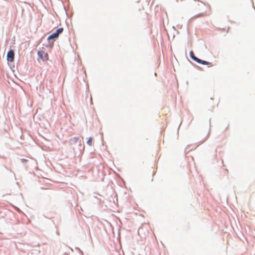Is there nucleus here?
<instances>
[{"label": "nucleus", "instance_id": "nucleus-1", "mask_svg": "<svg viewBox=\"0 0 255 255\" xmlns=\"http://www.w3.org/2000/svg\"><path fill=\"white\" fill-rule=\"evenodd\" d=\"M189 54H190V57L193 60H194V61H195L196 62H197V63H198L199 64H203V65H208V66L209 67H212L214 65L212 64V63H211V62H208V61H204V60H201V59L198 58L197 57H196V56H195L194 52H193V51H191L190 52Z\"/></svg>", "mask_w": 255, "mask_h": 255}, {"label": "nucleus", "instance_id": "nucleus-2", "mask_svg": "<svg viewBox=\"0 0 255 255\" xmlns=\"http://www.w3.org/2000/svg\"><path fill=\"white\" fill-rule=\"evenodd\" d=\"M63 29L62 28H59L57 29L55 32L52 33L50 35H49L48 37V40L50 41V40H54L57 38L59 34L62 32Z\"/></svg>", "mask_w": 255, "mask_h": 255}, {"label": "nucleus", "instance_id": "nucleus-3", "mask_svg": "<svg viewBox=\"0 0 255 255\" xmlns=\"http://www.w3.org/2000/svg\"><path fill=\"white\" fill-rule=\"evenodd\" d=\"M38 57L43 61H45L48 59V54L43 50L38 51Z\"/></svg>", "mask_w": 255, "mask_h": 255}, {"label": "nucleus", "instance_id": "nucleus-4", "mask_svg": "<svg viewBox=\"0 0 255 255\" xmlns=\"http://www.w3.org/2000/svg\"><path fill=\"white\" fill-rule=\"evenodd\" d=\"M14 51L10 50L8 51L7 55V60L8 61L12 62L14 60Z\"/></svg>", "mask_w": 255, "mask_h": 255}, {"label": "nucleus", "instance_id": "nucleus-5", "mask_svg": "<svg viewBox=\"0 0 255 255\" xmlns=\"http://www.w3.org/2000/svg\"><path fill=\"white\" fill-rule=\"evenodd\" d=\"M79 138L78 137H73L70 139V141L72 143H76L78 140Z\"/></svg>", "mask_w": 255, "mask_h": 255}, {"label": "nucleus", "instance_id": "nucleus-6", "mask_svg": "<svg viewBox=\"0 0 255 255\" xmlns=\"http://www.w3.org/2000/svg\"><path fill=\"white\" fill-rule=\"evenodd\" d=\"M87 144L89 146H91L92 145V137H90L89 138V139L87 141Z\"/></svg>", "mask_w": 255, "mask_h": 255}, {"label": "nucleus", "instance_id": "nucleus-7", "mask_svg": "<svg viewBox=\"0 0 255 255\" xmlns=\"http://www.w3.org/2000/svg\"><path fill=\"white\" fill-rule=\"evenodd\" d=\"M21 161L22 163H24V162H26V161H27V160H26V159H21Z\"/></svg>", "mask_w": 255, "mask_h": 255}]
</instances>
